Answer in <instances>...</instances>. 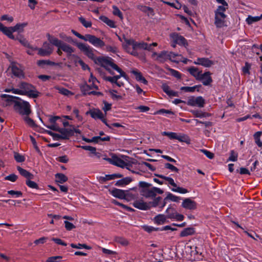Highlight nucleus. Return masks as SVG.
<instances>
[{
  "label": "nucleus",
  "mask_w": 262,
  "mask_h": 262,
  "mask_svg": "<svg viewBox=\"0 0 262 262\" xmlns=\"http://www.w3.org/2000/svg\"><path fill=\"white\" fill-rule=\"evenodd\" d=\"M112 164L120 167L121 168L126 167L127 169H129L130 164L128 163L124 162L123 160L118 157L114 154H112Z\"/></svg>",
  "instance_id": "12"
},
{
  "label": "nucleus",
  "mask_w": 262,
  "mask_h": 262,
  "mask_svg": "<svg viewBox=\"0 0 262 262\" xmlns=\"http://www.w3.org/2000/svg\"><path fill=\"white\" fill-rule=\"evenodd\" d=\"M114 70H116L119 73V75L114 76L115 79L116 81H119L118 80L121 78L123 77L125 79L127 80L128 77L126 73L122 70L118 66L116 68H115Z\"/></svg>",
  "instance_id": "27"
},
{
  "label": "nucleus",
  "mask_w": 262,
  "mask_h": 262,
  "mask_svg": "<svg viewBox=\"0 0 262 262\" xmlns=\"http://www.w3.org/2000/svg\"><path fill=\"white\" fill-rule=\"evenodd\" d=\"M59 49H61L62 51L66 52L68 56L71 55L75 51V49L73 47L63 42H62L60 46Z\"/></svg>",
  "instance_id": "24"
},
{
  "label": "nucleus",
  "mask_w": 262,
  "mask_h": 262,
  "mask_svg": "<svg viewBox=\"0 0 262 262\" xmlns=\"http://www.w3.org/2000/svg\"><path fill=\"white\" fill-rule=\"evenodd\" d=\"M182 206L187 209L193 210L196 208V203L189 198H186L183 200Z\"/></svg>",
  "instance_id": "17"
},
{
  "label": "nucleus",
  "mask_w": 262,
  "mask_h": 262,
  "mask_svg": "<svg viewBox=\"0 0 262 262\" xmlns=\"http://www.w3.org/2000/svg\"><path fill=\"white\" fill-rule=\"evenodd\" d=\"M191 113L196 117H198V118L208 117L210 116V114L207 113L203 112L201 111H199V110L192 111Z\"/></svg>",
  "instance_id": "37"
},
{
  "label": "nucleus",
  "mask_w": 262,
  "mask_h": 262,
  "mask_svg": "<svg viewBox=\"0 0 262 262\" xmlns=\"http://www.w3.org/2000/svg\"><path fill=\"white\" fill-rule=\"evenodd\" d=\"M133 206L139 209L147 210L149 209L148 203L144 202L142 200H136L133 203Z\"/></svg>",
  "instance_id": "18"
},
{
  "label": "nucleus",
  "mask_w": 262,
  "mask_h": 262,
  "mask_svg": "<svg viewBox=\"0 0 262 262\" xmlns=\"http://www.w3.org/2000/svg\"><path fill=\"white\" fill-rule=\"evenodd\" d=\"M139 186L141 188V190H143L148 188L151 186V184L144 181H140L139 183Z\"/></svg>",
  "instance_id": "58"
},
{
  "label": "nucleus",
  "mask_w": 262,
  "mask_h": 262,
  "mask_svg": "<svg viewBox=\"0 0 262 262\" xmlns=\"http://www.w3.org/2000/svg\"><path fill=\"white\" fill-rule=\"evenodd\" d=\"M72 32L77 37L85 41H89L92 45L96 48H102L105 46L104 42L100 38L91 34H86L84 36L81 35L74 30H72Z\"/></svg>",
  "instance_id": "2"
},
{
  "label": "nucleus",
  "mask_w": 262,
  "mask_h": 262,
  "mask_svg": "<svg viewBox=\"0 0 262 262\" xmlns=\"http://www.w3.org/2000/svg\"><path fill=\"white\" fill-rule=\"evenodd\" d=\"M58 132L60 133L61 139H68L70 137L73 135V129L59 128Z\"/></svg>",
  "instance_id": "21"
},
{
  "label": "nucleus",
  "mask_w": 262,
  "mask_h": 262,
  "mask_svg": "<svg viewBox=\"0 0 262 262\" xmlns=\"http://www.w3.org/2000/svg\"><path fill=\"white\" fill-rule=\"evenodd\" d=\"M199 85H195L193 86H183L181 88V90L187 92H193L195 91V89L198 88H199Z\"/></svg>",
  "instance_id": "51"
},
{
  "label": "nucleus",
  "mask_w": 262,
  "mask_h": 262,
  "mask_svg": "<svg viewBox=\"0 0 262 262\" xmlns=\"http://www.w3.org/2000/svg\"><path fill=\"white\" fill-rule=\"evenodd\" d=\"M194 233V228L191 227H189L184 229L182 230L180 233L181 237H185L189 235H191L193 234Z\"/></svg>",
  "instance_id": "33"
},
{
  "label": "nucleus",
  "mask_w": 262,
  "mask_h": 262,
  "mask_svg": "<svg viewBox=\"0 0 262 262\" xmlns=\"http://www.w3.org/2000/svg\"><path fill=\"white\" fill-rule=\"evenodd\" d=\"M111 194L114 197L121 199H128L129 193H125V191L121 189L114 188L111 191Z\"/></svg>",
  "instance_id": "15"
},
{
  "label": "nucleus",
  "mask_w": 262,
  "mask_h": 262,
  "mask_svg": "<svg viewBox=\"0 0 262 262\" xmlns=\"http://www.w3.org/2000/svg\"><path fill=\"white\" fill-rule=\"evenodd\" d=\"M27 25V23L17 24L15 26L12 27L14 32H22L24 28Z\"/></svg>",
  "instance_id": "42"
},
{
  "label": "nucleus",
  "mask_w": 262,
  "mask_h": 262,
  "mask_svg": "<svg viewBox=\"0 0 262 262\" xmlns=\"http://www.w3.org/2000/svg\"><path fill=\"white\" fill-rule=\"evenodd\" d=\"M30 105L29 102L23 101L16 102L15 104V110L23 116H28L31 113Z\"/></svg>",
  "instance_id": "7"
},
{
  "label": "nucleus",
  "mask_w": 262,
  "mask_h": 262,
  "mask_svg": "<svg viewBox=\"0 0 262 262\" xmlns=\"http://www.w3.org/2000/svg\"><path fill=\"white\" fill-rule=\"evenodd\" d=\"M17 170L19 171V173L23 176V177L27 178V179H33L34 178L33 175L29 172V171H27L26 170L22 168L21 167L18 166L17 167Z\"/></svg>",
  "instance_id": "28"
},
{
  "label": "nucleus",
  "mask_w": 262,
  "mask_h": 262,
  "mask_svg": "<svg viewBox=\"0 0 262 262\" xmlns=\"http://www.w3.org/2000/svg\"><path fill=\"white\" fill-rule=\"evenodd\" d=\"M262 19V14L260 16H252L249 15L246 18V21L248 25H251L255 22H257Z\"/></svg>",
  "instance_id": "32"
},
{
  "label": "nucleus",
  "mask_w": 262,
  "mask_h": 262,
  "mask_svg": "<svg viewBox=\"0 0 262 262\" xmlns=\"http://www.w3.org/2000/svg\"><path fill=\"white\" fill-rule=\"evenodd\" d=\"M187 104L189 106L203 107L205 104V101L201 96L192 97L188 99Z\"/></svg>",
  "instance_id": "11"
},
{
  "label": "nucleus",
  "mask_w": 262,
  "mask_h": 262,
  "mask_svg": "<svg viewBox=\"0 0 262 262\" xmlns=\"http://www.w3.org/2000/svg\"><path fill=\"white\" fill-rule=\"evenodd\" d=\"M31 179H27L26 180L27 185L31 188L37 189L38 185L34 181H31Z\"/></svg>",
  "instance_id": "55"
},
{
  "label": "nucleus",
  "mask_w": 262,
  "mask_h": 262,
  "mask_svg": "<svg viewBox=\"0 0 262 262\" xmlns=\"http://www.w3.org/2000/svg\"><path fill=\"white\" fill-rule=\"evenodd\" d=\"M163 136L168 137L170 139H176L180 142H187L189 141L188 137L184 134H178L174 132H163L162 133Z\"/></svg>",
  "instance_id": "9"
},
{
  "label": "nucleus",
  "mask_w": 262,
  "mask_h": 262,
  "mask_svg": "<svg viewBox=\"0 0 262 262\" xmlns=\"http://www.w3.org/2000/svg\"><path fill=\"white\" fill-rule=\"evenodd\" d=\"M124 43H123V48L128 53L134 56H138V53L137 51L138 49H144L149 51H152V47L157 46L156 42H154L151 44H148L146 42H137L133 39H128L124 38Z\"/></svg>",
  "instance_id": "1"
},
{
  "label": "nucleus",
  "mask_w": 262,
  "mask_h": 262,
  "mask_svg": "<svg viewBox=\"0 0 262 262\" xmlns=\"http://www.w3.org/2000/svg\"><path fill=\"white\" fill-rule=\"evenodd\" d=\"M139 8L141 11L146 13L149 16H153L154 15V10L150 7L145 6H140Z\"/></svg>",
  "instance_id": "30"
},
{
  "label": "nucleus",
  "mask_w": 262,
  "mask_h": 262,
  "mask_svg": "<svg viewBox=\"0 0 262 262\" xmlns=\"http://www.w3.org/2000/svg\"><path fill=\"white\" fill-rule=\"evenodd\" d=\"M161 200V197L159 196L155 198L152 201L148 202V205L149 206V209L151 207H155L158 206Z\"/></svg>",
  "instance_id": "46"
},
{
  "label": "nucleus",
  "mask_w": 262,
  "mask_h": 262,
  "mask_svg": "<svg viewBox=\"0 0 262 262\" xmlns=\"http://www.w3.org/2000/svg\"><path fill=\"white\" fill-rule=\"evenodd\" d=\"M19 87L22 90L24 95L32 98H36L38 96V92L35 90L33 85L29 83L21 82L19 85Z\"/></svg>",
  "instance_id": "5"
},
{
  "label": "nucleus",
  "mask_w": 262,
  "mask_h": 262,
  "mask_svg": "<svg viewBox=\"0 0 262 262\" xmlns=\"http://www.w3.org/2000/svg\"><path fill=\"white\" fill-rule=\"evenodd\" d=\"M56 89L58 91L59 93L63 95L69 96L73 95V93L72 92L63 88L57 87L56 88Z\"/></svg>",
  "instance_id": "45"
},
{
  "label": "nucleus",
  "mask_w": 262,
  "mask_h": 262,
  "mask_svg": "<svg viewBox=\"0 0 262 262\" xmlns=\"http://www.w3.org/2000/svg\"><path fill=\"white\" fill-rule=\"evenodd\" d=\"M34 50H37L38 51V54L41 56H47L51 54L49 53V51L42 48L39 49L37 48H34Z\"/></svg>",
  "instance_id": "44"
},
{
  "label": "nucleus",
  "mask_w": 262,
  "mask_h": 262,
  "mask_svg": "<svg viewBox=\"0 0 262 262\" xmlns=\"http://www.w3.org/2000/svg\"><path fill=\"white\" fill-rule=\"evenodd\" d=\"M95 62L105 68L111 75L114 74L111 68L114 70L118 66L114 63V60L109 57H97V58L95 59Z\"/></svg>",
  "instance_id": "3"
},
{
  "label": "nucleus",
  "mask_w": 262,
  "mask_h": 262,
  "mask_svg": "<svg viewBox=\"0 0 262 262\" xmlns=\"http://www.w3.org/2000/svg\"><path fill=\"white\" fill-rule=\"evenodd\" d=\"M170 37L174 42L180 45L185 46L186 44V40L182 36L179 35L177 33H172L170 35Z\"/></svg>",
  "instance_id": "16"
},
{
  "label": "nucleus",
  "mask_w": 262,
  "mask_h": 262,
  "mask_svg": "<svg viewBox=\"0 0 262 262\" xmlns=\"http://www.w3.org/2000/svg\"><path fill=\"white\" fill-rule=\"evenodd\" d=\"M13 29L12 27H6L4 30L3 31V33L7 35L8 37L11 39H14V37L12 33L14 32Z\"/></svg>",
  "instance_id": "39"
},
{
  "label": "nucleus",
  "mask_w": 262,
  "mask_h": 262,
  "mask_svg": "<svg viewBox=\"0 0 262 262\" xmlns=\"http://www.w3.org/2000/svg\"><path fill=\"white\" fill-rule=\"evenodd\" d=\"M79 20L82 24V25L85 28H90L92 26V23L91 21L86 20L84 18L82 17H80L79 18Z\"/></svg>",
  "instance_id": "49"
},
{
  "label": "nucleus",
  "mask_w": 262,
  "mask_h": 262,
  "mask_svg": "<svg viewBox=\"0 0 262 262\" xmlns=\"http://www.w3.org/2000/svg\"><path fill=\"white\" fill-rule=\"evenodd\" d=\"M12 74L16 77L18 78H23L24 77V74L23 69L19 64L12 63L10 66Z\"/></svg>",
  "instance_id": "13"
},
{
  "label": "nucleus",
  "mask_w": 262,
  "mask_h": 262,
  "mask_svg": "<svg viewBox=\"0 0 262 262\" xmlns=\"http://www.w3.org/2000/svg\"><path fill=\"white\" fill-rule=\"evenodd\" d=\"M168 218L174 219L177 221H181L184 219V216L182 214H179L177 212L172 213V214L168 215Z\"/></svg>",
  "instance_id": "43"
},
{
  "label": "nucleus",
  "mask_w": 262,
  "mask_h": 262,
  "mask_svg": "<svg viewBox=\"0 0 262 262\" xmlns=\"http://www.w3.org/2000/svg\"><path fill=\"white\" fill-rule=\"evenodd\" d=\"M157 176L165 180L166 181V183H165L166 184H169L172 186L173 188H172L171 189L172 191L178 192L181 194H185L188 192L187 189L177 186V185L176 184L172 178L161 174L157 175Z\"/></svg>",
  "instance_id": "4"
},
{
  "label": "nucleus",
  "mask_w": 262,
  "mask_h": 262,
  "mask_svg": "<svg viewBox=\"0 0 262 262\" xmlns=\"http://www.w3.org/2000/svg\"><path fill=\"white\" fill-rule=\"evenodd\" d=\"M71 246L73 248L81 249L82 248L86 249H90L91 247L87 246L86 244H78L77 245L71 244Z\"/></svg>",
  "instance_id": "53"
},
{
  "label": "nucleus",
  "mask_w": 262,
  "mask_h": 262,
  "mask_svg": "<svg viewBox=\"0 0 262 262\" xmlns=\"http://www.w3.org/2000/svg\"><path fill=\"white\" fill-rule=\"evenodd\" d=\"M24 120L25 122L30 126H33L35 125L33 120L29 117L28 116H25L24 117Z\"/></svg>",
  "instance_id": "60"
},
{
  "label": "nucleus",
  "mask_w": 262,
  "mask_h": 262,
  "mask_svg": "<svg viewBox=\"0 0 262 262\" xmlns=\"http://www.w3.org/2000/svg\"><path fill=\"white\" fill-rule=\"evenodd\" d=\"M104 79L106 81L110 82L112 84H116L119 87H121L124 85L123 82H122L121 81H116L114 76H113V77H111V76L105 77Z\"/></svg>",
  "instance_id": "41"
},
{
  "label": "nucleus",
  "mask_w": 262,
  "mask_h": 262,
  "mask_svg": "<svg viewBox=\"0 0 262 262\" xmlns=\"http://www.w3.org/2000/svg\"><path fill=\"white\" fill-rule=\"evenodd\" d=\"M77 48L82 52L88 57L95 61L97 58L94 54V49L88 44L79 42L76 44Z\"/></svg>",
  "instance_id": "6"
},
{
  "label": "nucleus",
  "mask_w": 262,
  "mask_h": 262,
  "mask_svg": "<svg viewBox=\"0 0 262 262\" xmlns=\"http://www.w3.org/2000/svg\"><path fill=\"white\" fill-rule=\"evenodd\" d=\"M48 38L51 43L59 48L62 43V41L58 39L57 38L48 34Z\"/></svg>",
  "instance_id": "29"
},
{
  "label": "nucleus",
  "mask_w": 262,
  "mask_h": 262,
  "mask_svg": "<svg viewBox=\"0 0 262 262\" xmlns=\"http://www.w3.org/2000/svg\"><path fill=\"white\" fill-rule=\"evenodd\" d=\"M166 199H169L173 202H178L180 200V197L176 196L173 195V194L171 193H169L166 198Z\"/></svg>",
  "instance_id": "54"
},
{
  "label": "nucleus",
  "mask_w": 262,
  "mask_h": 262,
  "mask_svg": "<svg viewBox=\"0 0 262 262\" xmlns=\"http://www.w3.org/2000/svg\"><path fill=\"white\" fill-rule=\"evenodd\" d=\"M83 140L85 141L88 143L95 142V143H100L102 141H109L110 138L109 136H106L104 137H101L100 136H95L93 137L92 139H88L86 138H83Z\"/></svg>",
  "instance_id": "19"
},
{
  "label": "nucleus",
  "mask_w": 262,
  "mask_h": 262,
  "mask_svg": "<svg viewBox=\"0 0 262 262\" xmlns=\"http://www.w3.org/2000/svg\"><path fill=\"white\" fill-rule=\"evenodd\" d=\"M94 89L93 85H89L87 84H84L80 86V89L83 95H89L90 92L92 89Z\"/></svg>",
  "instance_id": "38"
},
{
  "label": "nucleus",
  "mask_w": 262,
  "mask_h": 262,
  "mask_svg": "<svg viewBox=\"0 0 262 262\" xmlns=\"http://www.w3.org/2000/svg\"><path fill=\"white\" fill-rule=\"evenodd\" d=\"M14 159L17 162H23L25 160L24 156L17 152L14 153Z\"/></svg>",
  "instance_id": "57"
},
{
  "label": "nucleus",
  "mask_w": 262,
  "mask_h": 262,
  "mask_svg": "<svg viewBox=\"0 0 262 262\" xmlns=\"http://www.w3.org/2000/svg\"><path fill=\"white\" fill-rule=\"evenodd\" d=\"M215 1L219 4H222V5L217 7V8L216 10L226 11V10L228 8V4L225 1V0H215Z\"/></svg>",
  "instance_id": "35"
},
{
  "label": "nucleus",
  "mask_w": 262,
  "mask_h": 262,
  "mask_svg": "<svg viewBox=\"0 0 262 262\" xmlns=\"http://www.w3.org/2000/svg\"><path fill=\"white\" fill-rule=\"evenodd\" d=\"M113 14L115 15L118 16L121 19H123V15L120 10L116 6H113Z\"/></svg>",
  "instance_id": "52"
},
{
  "label": "nucleus",
  "mask_w": 262,
  "mask_h": 262,
  "mask_svg": "<svg viewBox=\"0 0 262 262\" xmlns=\"http://www.w3.org/2000/svg\"><path fill=\"white\" fill-rule=\"evenodd\" d=\"M199 80H202L204 85H209L212 81L210 76V73L209 72H205L203 74H201Z\"/></svg>",
  "instance_id": "20"
},
{
  "label": "nucleus",
  "mask_w": 262,
  "mask_h": 262,
  "mask_svg": "<svg viewBox=\"0 0 262 262\" xmlns=\"http://www.w3.org/2000/svg\"><path fill=\"white\" fill-rule=\"evenodd\" d=\"M151 57L156 60L163 62L168 59V52L166 51H162L160 53L153 52Z\"/></svg>",
  "instance_id": "14"
},
{
  "label": "nucleus",
  "mask_w": 262,
  "mask_h": 262,
  "mask_svg": "<svg viewBox=\"0 0 262 262\" xmlns=\"http://www.w3.org/2000/svg\"><path fill=\"white\" fill-rule=\"evenodd\" d=\"M189 73L193 76L196 79H199L201 75V72L198 68L195 67H191L188 69Z\"/></svg>",
  "instance_id": "40"
},
{
  "label": "nucleus",
  "mask_w": 262,
  "mask_h": 262,
  "mask_svg": "<svg viewBox=\"0 0 262 262\" xmlns=\"http://www.w3.org/2000/svg\"><path fill=\"white\" fill-rule=\"evenodd\" d=\"M98 179L101 183H103L106 181L113 180V177H112V174H106L104 177L100 176Z\"/></svg>",
  "instance_id": "47"
},
{
  "label": "nucleus",
  "mask_w": 262,
  "mask_h": 262,
  "mask_svg": "<svg viewBox=\"0 0 262 262\" xmlns=\"http://www.w3.org/2000/svg\"><path fill=\"white\" fill-rule=\"evenodd\" d=\"M61 258L59 256L50 257L47 260L46 262H57V260L60 259Z\"/></svg>",
  "instance_id": "64"
},
{
  "label": "nucleus",
  "mask_w": 262,
  "mask_h": 262,
  "mask_svg": "<svg viewBox=\"0 0 262 262\" xmlns=\"http://www.w3.org/2000/svg\"><path fill=\"white\" fill-rule=\"evenodd\" d=\"M200 151L203 153L207 158L210 159H212L214 157V154L207 150L203 149H200Z\"/></svg>",
  "instance_id": "59"
},
{
  "label": "nucleus",
  "mask_w": 262,
  "mask_h": 262,
  "mask_svg": "<svg viewBox=\"0 0 262 262\" xmlns=\"http://www.w3.org/2000/svg\"><path fill=\"white\" fill-rule=\"evenodd\" d=\"M167 218L168 216L166 217L164 214H160L154 217V221L157 225H162L166 223Z\"/></svg>",
  "instance_id": "25"
},
{
  "label": "nucleus",
  "mask_w": 262,
  "mask_h": 262,
  "mask_svg": "<svg viewBox=\"0 0 262 262\" xmlns=\"http://www.w3.org/2000/svg\"><path fill=\"white\" fill-rule=\"evenodd\" d=\"M141 194L145 198H153L156 196L157 194H162L163 191L159 188L153 187L146 189L141 190Z\"/></svg>",
  "instance_id": "8"
},
{
  "label": "nucleus",
  "mask_w": 262,
  "mask_h": 262,
  "mask_svg": "<svg viewBox=\"0 0 262 262\" xmlns=\"http://www.w3.org/2000/svg\"><path fill=\"white\" fill-rule=\"evenodd\" d=\"M100 19L103 21V23H105L106 24H107L108 26H110V27L111 28H115L116 27V25H115V22L111 20V19H110L108 17H107L106 16H101L100 17H99Z\"/></svg>",
  "instance_id": "34"
},
{
  "label": "nucleus",
  "mask_w": 262,
  "mask_h": 262,
  "mask_svg": "<svg viewBox=\"0 0 262 262\" xmlns=\"http://www.w3.org/2000/svg\"><path fill=\"white\" fill-rule=\"evenodd\" d=\"M37 64L38 66L43 67L45 64L47 65H55V63L49 60H40L37 61Z\"/></svg>",
  "instance_id": "50"
},
{
  "label": "nucleus",
  "mask_w": 262,
  "mask_h": 262,
  "mask_svg": "<svg viewBox=\"0 0 262 262\" xmlns=\"http://www.w3.org/2000/svg\"><path fill=\"white\" fill-rule=\"evenodd\" d=\"M237 154L233 150H232L231 151L228 160L231 161H236L237 159Z\"/></svg>",
  "instance_id": "63"
},
{
  "label": "nucleus",
  "mask_w": 262,
  "mask_h": 262,
  "mask_svg": "<svg viewBox=\"0 0 262 262\" xmlns=\"http://www.w3.org/2000/svg\"><path fill=\"white\" fill-rule=\"evenodd\" d=\"M56 182L62 184L68 181L67 177L63 173H58L55 174Z\"/></svg>",
  "instance_id": "36"
},
{
  "label": "nucleus",
  "mask_w": 262,
  "mask_h": 262,
  "mask_svg": "<svg viewBox=\"0 0 262 262\" xmlns=\"http://www.w3.org/2000/svg\"><path fill=\"white\" fill-rule=\"evenodd\" d=\"M8 193L15 196V198H19L22 195V193L20 191H14L11 190L8 191Z\"/></svg>",
  "instance_id": "61"
},
{
  "label": "nucleus",
  "mask_w": 262,
  "mask_h": 262,
  "mask_svg": "<svg viewBox=\"0 0 262 262\" xmlns=\"http://www.w3.org/2000/svg\"><path fill=\"white\" fill-rule=\"evenodd\" d=\"M87 114H90L91 117L95 119H99L101 120L105 116L99 110H90L87 112Z\"/></svg>",
  "instance_id": "23"
},
{
  "label": "nucleus",
  "mask_w": 262,
  "mask_h": 262,
  "mask_svg": "<svg viewBox=\"0 0 262 262\" xmlns=\"http://www.w3.org/2000/svg\"><path fill=\"white\" fill-rule=\"evenodd\" d=\"M117 92L116 90H112L109 91V93L112 97V98L114 99H119L121 98V96L120 95H118L116 94Z\"/></svg>",
  "instance_id": "62"
},
{
  "label": "nucleus",
  "mask_w": 262,
  "mask_h": 262,
  "mask_svg": "<svg viewBox=\"0 0 262 262\" xmlns=\"http://www.w3.org/2000/svg\"><path fill=\"white\" fill-rule=\"evenodd\" d=\"M194 63L196 64L201 65L205 67H209L213 64L212 61L206 58H199Z\"/></svg>",
  "instance_id": "22"
},
{
  "label": "nucleus",
  "mask_w": 262,
  "mask_h": 262,
  "mask_svg": "<svg viewBox=\"0 0 262 262\" xmlns=\"http://www.w3.org/2000/svg\"><path fill=\"white\" fill-rule=\"evenodd\" d=\"M132 73L135 75L136 79L137 81H140L144 84H147V81L144 77H143L141 72L137 70H133L132 71Z\"/></svg>",
  "instance_id": "26"
},
{
  "label": "nucleus",
  "mask_w": 262,
  "mask_h": 262,
  "mask_svg": "<svg viewBox=\"0 0 262 262\" xmlns=\"http://www.w3.org/2000/svg\"><path fill=\"white\" fill-rule=\"evenodd\" d=\"M142 228L145 231L148 233H151L154 231H159L160 229L159 228H155L152 226H148V225H143L142 226Z\"/></svg>",
  "instance_id": "48"
},
{
  "label": "nucleus",
  "mask_w": 262,
  "mask_h": 262,
  "mask_svg": "<svg viewBox=\"0 0 262 262\" xmlns=\"http://www.w3.org/2000/svg\"><path fill=\"white\" fill-rule=\"evenodd\" d=\"M224 11H215V25L217 28H221L225 26L226 15Z\"/></svg>",
  "instance_id": "10"
},
{
  "label": "nucleus",
  "mask_w": 262,
  "mask_h": 262,
  "mask_svg": "<svg viewBox=\"0 0 262 262\" xmlns=\"http://www.w3.org/2000/svg\"><path fill=\"white\" fill-rule=\"evenodd\" d=\"M163 3L167 4L168 5L171 6V7H173L177 9H180L181 7V4L178 2H176V3H170L168 2L163 1Z\"/></svg>",
  "instance_id": "56"
},
{
  "label": "nucleus",
  "mask_w": 262,
  "mask_h": 262,
  "mask_svg": "<svg viewBox=\"0 0 262 262\" xmlns=\"http://www.w3.org/2000/svg\"><path fill=\"white\" fill-rule=\"evenodd\" d=\"M181 58V55L175 54L172 52H168V59L170 60L172 62H179L180 60L179 59Z\"/></svg>",
  "instance_id": "31"
}]
</instances>
